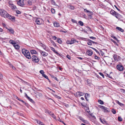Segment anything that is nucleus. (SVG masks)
Masks as SVG:
<instances>
[{
	"instance_id": "f257e3e1",
	"label": "nucleus",
	"mask_w": 125,
	"mask_h": 125,
	"mask_svg": "<svg viewBox=\"0 0 125 125\" xmlns=\"http://www.w3.org/2000/svg\"><path fill=\"white\" fill-rule=\"evenodd\" d=\"M0 15L2 17L7 18L12 20H15V18L14 17L9 15L6 11L3 9H0Z\"/></svg>"
},
{
	"instance_id": "f03ea898",
	"label": "nucleus",
	"mask_w": 125,
	"mask_h": 125,
	"mask_svg": "<svg viewBox=\"0 0 125 125\" xmlns=\"http://www.w3.org/2000/svg\"><path fill=\"white\" fill-rule=\"evenodd\" d=\"M21 51L22 53L28 59H30L31 56L30 53L28 50L23 48L22 49Z\"/></svg>"
},
{
	"instance_id": "7ed1b4c3",
	"label": "nucleus",
	"mask_w": 125,
	"mask_h": 125,
	"mask_svg": "<svg viewBox=\"0 0 125 125\" xmlns=\"http://www.w3.org/2000/svg\"><path fill=\"white\" fill-rule=\"evenodd\" d=\"M110 13L112 15L115 16L118 19H120L121 16L118 13H117L113 10H111L110 12Z\"/></svg>"
},
{
	"instance_id": "20e7f679",
	"label": "nucleus",
	"mask_w": 125,
	"mask_h": 125,
	"mask_svg": "<svg viewBox=\"0 0 125 125\" xmlns=\"http://www.w3.org/2000/svg\"><path fill=\"white\" fill-rule=\"evenodd\" d=\"M31 58L32 61L35 63H38L40 60V59L39 58L35 55L32 56L31 57Z\"/></svg>"
},
{
	"instance_id": "39448f33",
	"label": "nucleus",
	"mask_w": 125,
	"mask_h": 125,
	"mask_svg": "<svg viewBox=\"0 0 125 125\" xmlns=\"http://www.w3.org/2000/svg\"><path fill=\"white\" fill-rule=\"evenodd\" d=\"M24 0H19L17 2V4L23 7L24 5Z\"/></svg>"
},
{
	"instance_id": "423d86ee",
	"label": "nucleus",
	"mask_w": 125,
	"mask_h": 125,
	"mask_svg": "<svg viewBox=\"0 0 125 125\" xmlns=\"http://www.w3.org/2000/svg\"><path fill=\"white\" fill-rule=\"evenodd\" d=\"M84 94V93L80 92H76V94H75V95L77 97H80L83 95Z\"/></svg>"
},
{
	"instance_id": "0eeeda50",
	"label": "nucleus",
	"mask_w": 125,
	"mask_h": 125,
	"mask_svg": "<svg viewBox=\"0 0 125 125\" xmlns=\"http://www.w3.org/2000/svg\"><path fill=\"white\" fill-rule=\"evenodd\" d=\"M38 50L40 53L43 56H46L48 55V53H47L46 52H44L40 49H39Z\"/></svg>"
},
{
	"instance_id": "6e6552de",
	"label": "nucleus",
	"mask_w": 125,
	"mask_h": 125,
	"mask_svg": "<svg viewBox=\"0 0 125 125\" xmlns=\"http://www.w3.org/2000/svg\"><path fill=\"white\" fill-rule=\"evenodd\" d=\"M116 68L119 71H122L124 69V67L122 65H117L116 66Z\"/></svg>"
},
{
	"instance_id": "1a4fd4ad",
	"label": "nucleus",
	"mask_w": 125,
	"mask_h": 125,
	"mask_svg": "<svg viewBox=\"0 0 125 125\" xmlns=\"http://www.w3.org/2000/svg\"><path fill=\"white\" fill-rule=\"evenodd\" d=\"M100 120L101 122L104 124H105L106 125H108V124L107 122V121H106L105 119L103 118V119H101V118H100Z\"/></svg>"
},
{
	"instance_id": "9d476101",
	"label": "nucleus",
	"mask_w": 125,
	"mask_h": 125,
	"mask_svg": "<svg viewBox=\"0 0 125 125\" xmlns=\"http://www.w3.org/2000/svg\"><path fill=\"white\" fill-rule=\"evenodd\" d=\"M87 54L89 56H91L93 54V52L92 50H88L86 52Z\"/></svg>"
},
{
	"instance_id": "9b49d317",
	"label": "nucleus",
	"mask_w": 125,
	"mask_h": 125,
	"mask_svg": "<svg viewBox=\"0 0 125 125\" xmlns=\"http://www.w3.org/2000/svg\"><path fill=\"white\" fill-rule=\"evenodd\" d=\"M70 41L71 44H73L75 42H77V43L78 42V41H76V40L74 38L71 39Z\"/></svg>"
},
{
	"instance_id": "f8f14e48",
	"label": "nucleus",
	"mask_w": 125,
	"mask_h": 125,
	"mask_svg": "<svg viewBox=\"0 0 125 125\" xmlns=\"http://www.w3.org/2000/svg\"><path fill=\"white\" fill-rule=\"evenodd\" d=\"M50 48L52 51L56 53L58 56H60L61 55L58 53V52L56 51L54 48L52 47H50Z\"/></svg>"
},
{
	"instance_id": "ddd939ff",
	"label": "nucleus",
	"mask_w": 125,
	"mask_h": 125,
	"mask_svg": "<svg viewBox=\"0 0 125 125\" xmlns=\"http://www.w3.org/2000/svg\"><path fill=\"white\" fill-rule=\"evenodd\" d=\"M100 107L101 108L104 109V112H109V111L108 110V109L107 108L104 106H103L101 105Z\"/></svg>"
},
{
	"instance_id": "4468645a",
	"label": "nucleus",
	"mask_w": 125,
	"mask_h": 125,
	"mask_svg": "<svg viewBox=\"0 0 125 125\" xmlns=\"http://www.w3.org/2000/svg\"><path fill=\"white\" fill-rule=\"evenodd\" d=\"M41 21V19H36L35 21V22L37 24L40 25L42 24Z\"/></svg>"
},
{
	"instance_id": "2eb2a0df",
	"label": "nucleus",
	"mask_w": 125,
	"mask_h": 125,
	"mask_svg": "<svg viewBox=\"0 0 125 125\" xmlns=\"http://www.w3.org/2000/svg\"><path fill=\"white\" fill-rule=\"evenodd\" d=\"M90 14H88L87 15L89 18L90 19H91L93 18L92 15L93 14V13L92 12H90Z\"/></svg>"
},
{
	"instance_id": "dca6fc26",
	"label": "nucleus",
	"mask_w": 125,
	"mask_h": 125,
	"mask_svg": "<svg viewBox=\"0 0 125 125\" xmlns=\"http://www.w3.org/2000/svg\"><path fill=\"white\" fill-rule=\"evenodd\" d=\"M116 102L121 107L124 106V104L120 102L119 101L117 100H115Z\"/></svg>"
},
{
	"instance_id": "f3484780",
	"label": "nucleus",
	"mask_w": 125,
	"mask_h": 125,
	"mask_svg": "<svg viewBox=\"0 0 125 125\" xmlns=\"http://www.w3.org/2000/svg\"><path fill=\"white\" fill-rule=\"evenodd\" d=\"M31 54H37V52L35 50H31Z\"/></svg>"
},
{
	"instance_id": "a211bd4d",
	"label": "nucleus",
	"mask_w": 125,
	"mask_h": 125,
	"mask_svg": "<svg viewBox=\"0 0 125 125\" xmlns=\"http://www.w3.org/2000/svg\"><path fill=\"white\" fill-rule=\"evenodd\" d=\"M53 25L54 27H59L60 26L59 24L56 22H54Z\"/></svg>"
},
{
	"instance_id": "6ab92c4d",
	"label": "nucleus",
	"mask_w": 125,
	"mask_h": 125,
	"mask_svg": "<svg viewBox=\"0 0 125 125\" xmlns=\"http://www.w3.org/2000/svg\"><path fill=\"white\" fill-rule=\"evenodd\" d=\"M27 4L28 6L32 5V3L31 1L30 0H28L27 1Z\"/></svg>"
},
{
	"instance_id": "aec40b11",
	"label": "nucleus",
	"mask_w": 125,
	"mask_h": 125,
	"mask_svg": "<svg viewBox=\"0 0 125 125\" xmlns=\"http://www.w3.org/2000/svg\"><path fill=\"white\" fill-rule=\"evenodd\" d=\"M90 41H92V40L89 39H88L87 44L88 45H92V43Z\"/></svg>"
},
{
	"instance_id": "412c9836",
	"label": "nucleus",
	"mask_w": 125,
	"mask_h": 125,
	"mask_svg": "<svg viewBox=\"0 0 125 125\" xmlns=\"http://www.w3.org/2000/svg\"><path fill=\"white\" fill-rule=\"evenodd\" d=\"M68 7L70 10H73L74 9V7L72 5H69L68 6Z\"/></svg>"
},
{
	"instance_id": "4be33fe9",
	"label": "nucleus",
	"mask_w": 125,
	"mask_h": 125,
	"mask_svg": "<svg viewBox=\"0 0 125 125\" xmlns=\"http://www.w3.org/2000/svg\"><path fill=\"white\" fill-rule=\"evenodd\" d=\"M116 29L118 30L119 31H120L121 32H124L123 30L121 28L119 27H117L116 28Z\"/></svg>"
},
{
	"instance_id": "5701e85b",
	"label": "nucleus",
	"mask_w": 125,
	"mask_h": 125,
	"mask_svg": "<svg viewBox=\"0 0 125 125\" xmlns=\"http://www.w3.org/2000/svg\"><path fill=\"white\" fill-rule=\"evenodd\" d=\"M10 28V29H8V30L10 32V33L13 34L14 33V31L13 29L11 28Z\"/></svg>"
},
{
	"instance_id": "b1692460",
	"label": "nucleus",
	"mask_w": 125,
	"mask_h": 125,
	"mask_svg": "<svg viewBox=\"0 0 125 125\" xmlns=\"http://www.w3.org/2000/svg\"><path fill=\"white\" fill-rule=\"evenodd\" d=\"M115 61H118L117 55L116 54H114L113 55Z\"/></svg>"
},
{
	"instance_id": "393cba45",
	"label": "nucleus",
	"mask_w": 125,
	"mask_h": 125,
	"mask_svg": "<svg viewBox=\"0 0 125 125\" xmlns=\"http://www.w3.org/2000/svg\"><path fill=\"white\" fill-rule=\"evenodd\" d=\"M51 2V3L53 5L56 6H58L57 5V4L55 3L54 0H52Z\"/></svg>"
},
{
	"instance_id": "a878e982",
	"label": "nucleus",
	"mask_w": 125,
	"mask_h": 125,
	"mask_svg": "<svg viewBox=\"0 0 125 125\" xmlns=\"http://www.w3.org/2000/svg\"><path fill=\"white\" fill-rule=\"evenodd\" d=\"M57 40L58 43L60 44H61L62 42V41L60 38H57Z\"/></svg>"
},
{
	"instance_id": "bb28decb",
	"label": "nucleus",
	"mask_w": 125,
	"mask_h": 125,
	"mask_svg": "<svg viewBox=\"0 0 125 125\" xmlns=\"http://www.w3.org/2000/svg\"><path fill=\"white\" fill-rule=\"evenodd\" d=\"M10 7L12 9H17L16 6L13 4Z\"/></svg>"
},
{
	"instance_id": "cd10ccee",
	"label": "nucleus",
	"mask_w": 125,
	"mask_h": 125,
	"mask_svg": "<svg viewBox=\"0 0 125 125\" xmlns=\"http://www.w3.org/2000/svg\"><path fill=\"white\" fill-rule=\"evenodd\" d=\"M111 37L113 38L115 40H116L117 42H119V40L115 37L113 36H111Z\"/></svg>"
},
{
	"instance_id": "c85d7f7f",
	"label": "nucleus",
	"mask_w": 125,
	"mask_h": 125,
	"mask_svg": "<svg viewBox=\"0 0 125 125\" xmlns=\"http://www.w3.org/2000/svg\"><path fill=\"white\" fill-rule=\"evenodd\" d=\"M41 44L44 50H45L46 49V47L42 43H41Z\"/></svg>"
},
{
	"instance_id": "c756f323",
	"label": "nucleus",
	"mask_w": 125,
	"mask_h": 125,
	"mask_svg": "<svg viewBox=\"0 0 125 125\" xmlns=\"http://www.w3.org/2000/svg\"><path fill=\"white\" fill-rule=\"evenodd\" d=\"M110 40L117 46H118V44L116 43V42L114 41L113 39H110Z\"/></svg>"
},
{
	"instance_id": "7c9ffc66",
	"label": "nucleus",
	"mask_w": 125,
	"mask_h": 125,
	"mask_svg": "<svg viewBox=\"0 0 125 125\" xmlns=\"http://www.w3.org/2000/svg\"><path fill=\"white\" fill-rule=\"evenodd\" d=\"M89 47L90 48H91L93 49V50H94L97 53H99V52L95 48L91 47Z\"/></svg>"
},
{
	"instance_id": "2f4dec72",
	"label": "nucleus",
	"mask_w": 125,
	"mask_h": 125,
	"mask_svg": "<svg viewBox=\"0 0 125 125\" xmlns=\"http://www.w3.org/2000/svg\"><path fill=\"white\" fill-rule=\"evenodd\" d=\"M78 22L81 26H83V23L81 21H79Z\"/></svg>"
},
{
	"instance_id": "473e14b6",
	"label": "nucleus",
	"mask_w": 125,
	"mask_h": 125,
	"mask_svg": "<svg viewBox=\"0 0 125 125\" xmlns=\"http://www.w3.org/2000/svg\"><path fill=\"white\" fill-rule=\"evenodd\" d=\"M37 123L39 124L40 125H44V124H43V123L39 121H37Z\"/></svg>"
},
{
	"instance_id": "72a5a7b5",
	"label": "nucleus",
	"mask_w": 125,
	"mask_h": 125,
	"mask_svg": "<svg viewBox=\"0 0 125 125\" xmlns=\"http://www.w3.org/2000/svg\"><path fill=\"white\" fill-rule=\"evenodd\" d=\"M15 48L17 50H18L20 48V46H19L17 44L16 45V47H15Z\"/></svg>"
},
{
	"instance_id": "f704fd0d",
	"label": "nucleus",
	"mask_w": 125,
	"mask_h": 125,
	"mask_svg": "<svg viewBox=\"0 0 125 125\" xmlns=\"http://www.w3.org/2000/svg\"><path fill=\"white\" fill-rule=\"evenodd\" d=\"M28 99L32 103H35L33 101V100L31 99V98L30 97H29V99Z\"/></svg>"
},
{
	"instance_id": "c9c22d12",
	"label": "nucleus",
	"mask_w": 125,
	"mask_h": 125,
	"mask_svg": "<svg viewBox=\"0 0 125 125\" xmlns=\"http://www.w3.org/2000/svg\"><path fill=\"white\" fill-rule=\"evenodd\" d=\"M98 102L101 104H104L103 101L100 100H98Z\"/></svg>"
},
{
	"instance_id": "e433bc0d",
	"label": "nucleus",
	"mask_w": 125,
	"mask_h": 125,
	"mask_svg": "<svg viewBox=\"0 0 125 125\" xmlns=\"http://www.w3.org/2000/svg\"><path fill=\"white\" fill-rule=\"evenodd\" d=\"M9 43H10V44H14V43H15V42H14V41H13L12 40H10L9 41Z\"/></svg>"
},
{
	"instance_id": "4c0bfd02",
	"label": "nucleus",
	"mask_w": 125,
	"mask_h": 125,
	"mask_svg": "<svg viewBox=\"0 0 125 125\" xmlns=\"http://www.w3.org/2000/svg\"><path fill=\"white\" fill-rule=\"evenodd\" d=\"M51 11L52 13H54L55 12V10L53 9L52 8L51 9Z\"/></svg>"
},
{
	"instance_id": "58836bf2",
	"label": "nucleus",
	"mask_w": 125,
	"mask_h": 125,
	"mask_svg": "<svg viewBox=\"0 0 125 125\" xmlns=\"http://www.w3.org/2000/svg\"><path fill=\"white\" fill-rule=\"evenodd\" d=\"M112 112L114 114H116V112L114 108L112 110Z\"/></svg>"
},
{
	"instance_id": "ea45409f",
	"label": "nucleus",
	"mask_w": 125,
	"mask_h": 125,
	"mask_svg": "<svg viewBox=\"0 0 125 125\" xmlns=\"http://www.w3.org/2000/svg\"><path fill=\"white\" fill-rule=\"evenodd\" d=\"M84 11L85 12L87 13H90V12H91L89 11L88 10H87L86 9H84Z\"/></svg>"
},
{
	"instance_id": "a19ab883",
	"label": "nucleus",
	"mask_w": 125,
	"mask_h": 125,
	"mask_svg": "<svg viewBox=\"0 0 125 125\" xmlns=\"http://www.w3.org/2000/svg\"><path fill=\"white\" fill-rule=\"evenodd\" d=\"M51 42L54 46H56L55 43L52 40L51 41Z\"/></svg>"
},
{
	"instance_id": "79ce46f5",
	"label": "nucleus",
	"mask_w": 125,
	"mask_h": 125,
	"mask_svg": "<svg viewBox=\"0 0 125 125\" xmlns=\"http://www.w3.org/2000/svg\"><path fill=\"white\" fill-rule=\"evenodd\" d=\"M118 120L120 121H121L122 120V118L120 116L118 117Z\"/></svg>"
},
{
	"instance_id": "37998d69",
	"label": "nucleus",
	"mask_w": 125,
	"mask_h": 125,
	"mask_svg": "<svg viewBox=\"0 0 125 125\" xmlns=\"http://www.w3.org/2000/svg\"><path fill=\"white\" fill-rule=\"evenodd\" d=\"M42 76L44 77V78H45L46 79H48V76L46 75L45 74H44V73L43 74V75H42Z\"/></svg>"
},
{
	"instance_id": "c03bdc74",
	"label": "nucleus",
	"mask_w": 125,
	"mask_h": 125,
	"mask_svg": "<svg viewBox=\"0 0 125 125\" xmlns=\"http://www.w3.org/2000/svg\"><path fill=\"white\" fill-rule=\"evenodd\" d=\"M40 73L42 74V75L44 73V72L43 71V70H41L40 71Z\"/></svg>"
},
{
	"instance_id": "a18cd8bd",
	"label": "nucleus",
	"mask_w": 125,
	"mask_h": 125,
	"mask_svg": "<svg viewBox=\"0 0 125 125\" xmlns=\"http://www.w3.org/2000/svg\"><path fill=\"white\" fill-rule=\"evenodd\" d=\"M99 74L101 76H102L103 78H104V74L102 73L99 72Z\"/></svg>"
},
{
	"instance_id": "49530a36",
	"label": "nucleus",
	"mask_w": 125,
	"mask_h": 125,
	"mask_svg": "<svg viewBox=\"0 0 125 125\" xmlns=\"http://www.w3.org/2000/svg\"><path fill=\"white\" fill-rule=\"evenodd\" d=\"M16 13L17 14H20L21 13V12L19 10H17L16 11Z\"/></svg>"
},
{
	"instance_id": "de8ad7c7",
	"label": "nucleus",
	"mask_w": 125,
	"mask_h": 125,
	"mask_svg": "<svg viewBox=\"0 0 125 125\" xmlns=\"http://www.w3.org/2000/svg\"><path fill=\"white\" fill-rule=\"evenodd\" d=\"M89 38L92 40H95L96 39V38L93 36L89 37Z\"/></svg>"
},
{
	"instance_id": "09e8293b",
	"label": "nucleus",
	"mask_w": 125,
	"mask_h": 125,
	"mask_svg": "<svg viewBox=\"0 0 125 125\" xmlns=\"http://www.w3.org/2000/svg\"><path fill=\"white\" fill-rule=\"evenodd\" d=\"M70 41L69 40H67L66 42V43L68 44H71V42H70Z\"/></svg>"
},
{
	"instance_id": "8fccbe9b",
	"label": "nucleus",
	"mask_w": 125,
	"mask_h": 125,
	"mask_svg": "<svg viewBox=\"0 0 125 125\" xmlns=\"http://www.w3.org/2000/svg\"><path fill=\"white\" fill-rule=\"evenodd\" d=\"M71 20H72V21L73 22V23H77V21L76 20H74L73 19H72Z\"/></svg>"
},
{
	"instance_id": "3c124183",
	"label": "nucleus",
	"mask_w": 125,
	"mask_h": 125,
	"mask_svg": "<svg viewBox=\"0 0 125 125\" xmlns=\"http://www.w3.org/2000/svg\"><path fill=\"white\" fill-rule=\"evenodd\" d=\"M79 118L80 120L82 121L83 120V118L81 116H79Z\"/></svg>"
},
{
	"instance_id": "603ef678",
	"label": "nucleus",
	"mask_w": 125,
	"mask_h": 125,
	"mask_svg": "<svg viewBox=\"0 0 125 125\" xmlns=\"http://www.w3.org/2000/svg\"><path fill=\"white\" fill-rule=\"evenodd\" d=\"M100 58L99 57H98L96 55H95V59H96L97 60H99L100 59Z\"/></svg>"
},
{
	"instance_id": "864d4df0",
	"label": "nucleus",
	"mask_w": 125,
	"mask_h": 125,
	"mask_svg": "<svg viewBox=\"0 0 125 125\" xmlns=\"http://www.w3.org/2000/svg\"><path fill=\"white\" fill-rule=\"evenodd\" d=\"M66 57L69 60H70L71 59V57L69 55H67Z\"/></svg>"
},
{
	"instance_id": "5fc2aeb1",
	"label": "nucleus",
	"mask_w": 125,
	"mask_h": 125,
	"mask_svg": "<svg viewBox=\"0 0 125 125\" xmlns=\"http://www.w3.org/2000/svg\"><path fill=\"white\" fill-rule=\"evenodd\" d=\"M3 76L2 74L0 72V79H2L3 78Z\"/></svg>"
},
{
	"instance_id": "6e6d98bb",
	"label": "nucleus",
	"mask_w": 125,
	"mask_h": 125,
	"mask_svg": "<svg viewBox=\"0 0 125 125\" xmlns=\"http://www.w3.org/2000/svg\"><path fill=\"white\" fill-rule=\"evenodd\" d=\"M83 122H84V123H85L87 124V123H88V121H87L86 120H83Z\"/></svg>"
},
{
	"instance_id": "4d7b16f0",
	"label": "nucleus",
	"mask_w": 125,
	"mask_h": 125,
	"mask_svg": "<svg viewBox=\"0 0 125 125\" xmlns=\"http://www.w3.org/2000/svg\"><path fill=\"white\" fill-rule=\"evenodd\" d=\"M24 104H25V106H26L27 107H28L29 106V104L28 103H26L25 102V103Z\"/></svg>"
},
{
	"instance_id": "13d9d810",
	"label": "nucleus",
	"mask_w": 125,
	"mask_h": 125,
	"mask_svg": "<svg viewBox=\"0 0 125 125\" xmlns=\"http://www.w3.org/2000/svg\"><path fill=\"white\" fill-rule=\"evenodd\" d=\"M114 7L116 8L119 11H120V10L119 9H118L117 7V6L115 5H114Z\"/></svg>"
},
{
	"instance_id": "bf43d9fd",
	"label": "nucleus",
	"mask_w": 125,
	"mask_h": 125,
	"mask_svg": "<svg viewBox=\"0 0 125 125\" xmlns=\"http://www.w3.org/2000/svg\"><path fill=\"white\" fill-rule=\"evenodd\" d=\"M52 38L54 40H56L57 39V37L55 36H52Z\"/></svg>"
},
{
	"instance_id": "052dcab7",
	"label": "nucleus",
	"mask_w": 125,
	"mask_h": 125,
	"mask_svg": "<svg viewBox=\"0 0 125 125\" xmlns=\"http://www.w3.org/2000/svg\"><path fill=\"white\" fill-rule=\"evenodd\" d=\"M55 96L57 98L59 99H61V97L60 96H57V95H55Z\"/></svg>"
},
{
	"instance_id": "680f3d73",
	"label": "nucleus",
	"mask_w": 125,
	"mask_h": 125,
	"mask_svg": "<svg viewBox=\"0 0 125 125\" xmlns=\"http://www.w3.org/2000/svg\"><path fill=\"white\" fill-rule=\"evenodd\" d=\"M83 17L84 18H86V15L85 14L83 13Z\"/></svg>"
},
{
	"instance_id": "e2e57ef3",
	"label": "nucleus",
	"mask_w": 125,
	"mask_h": 125,
	"mask_svg": "<svg viewBox=\"0 0 125 125\" xmlns=\"http://www.w3.org/2000/svg\"><path fill=\"white\" fill-rule=\"evenodd\" d=\"M92 42V43L95 44H97L98 43L97 42H96L94 41H93L92 40V41H91Z\"/></svg>"
},
{
	"instance_id": "0e129e2a",
	"label": "nucleus",
	"mask_w": 125,
	"mask_h": 125,
	"mask_svg": "<svg viewBox=\"0 0 125 125\" xmlns=\"http://www.w3.org/2000/svg\"><path fill=\"white\" fill-rule=\"evenodd\" d=\"M25 96H26V97L28 99H29L30 97L28 96L26 93H25Z\"/></svg>"
},
{
	"instance_id": "69168bd1",
	"label": "nucleus",
	"mask_w": 125,
	"mask_h": 125,
	"mask_svg": "<svg viewBox=\"0 0 125 125\" xmlns=\"http://www.w3.org/2000/svg\"><path fill=\"white\" fill-rule=\"evenodd\" d=\"M9 5H10V6H11L12 5H13V4L10 1L9 2Z\"/></svg>"
},
{
	"instance_id": "338daca9",
	"label": "nucleus",
	"mask_w": 125,
	"mask_h": 125,
	"mask_svg": "<svg viewBox=\"0 0 125 125\" xmlns=\"http://www.w3.org/2000/svg\"><path fill=\"white\" fill-rule=\"evenodd\" d=\"M58 120L59 121L61 122L62 123V122L63 121H62L61 120V119L59 117L58 118Z\"/></svg>"
},
{
	"instance_id": "774afa93",
	"label": "nucleus",
	"mask_w": 125,
	"mask_h": 125,
	"mask_svg": "<svg viewBox=\"0 0 125 125\" xmlns=\"http://www.w3.org/2000/svg\"><path fill=\"white\" fill-rule=\"evenodd\" d=\"M14 43V44H13L12 45L15 48V47H16V45H17V44L15 42Z\"/></svg>"
}]
</instances>
